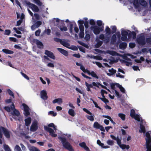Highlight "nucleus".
<instances>
[{"mask_svg":"<svg viewBox=\"0 0 151 151\" xmlns=\"http://www.w3.org/2000/svg\"><path fill=\"white\" fill-rule=\"evenodd\" d=\"M58 139L61 141L63 147L69 151H74V150L70 143L66 141L65 137H58Z\"/></svg>","mask_w":151,"mask_h":151,"instance_id":"nucleus-1","label":"nucleus"},{"mask_svg":"<svg viewBox=\"0 0 151 151\" xmlns=\"http://www.w3.org/2000/svg\"><path fill=\"white\" fill-rule=\"evenodd\" d=\"M145 138L146 151H151V138L150 133L147 132L146 133Z\"/></svg>","mask_w":151,"mask_h":151,"instance_id":"nucleus-2","label":"nucleus"},{"mask_svg":"<svg viewBox=\"0 0 151 151\" xmlns=\"http://www.w3.org/2000/svg\"><path fill=\"white\" fill-rule=\"evenodd\" d=\"M5 136L7 138H10V132L6 128L0 126V138H2L3 137L2 132Z\"/></svg>","mask_w":151,"mask_h":151,"instance_id":"nucleus-3","label":"nucleus"},{"mask_svg":"<svg viewBox=\"0 0 151 151\" xmlns=\"http://www.w3.org/2000/svg\"><path fill=\"white\" fill-rule=\"evenodd\" d=\"M91 29L93 30V33L96 35L99 34L100 32H102L104 30V27L102 26L101 27H99L96 26H95L93 27H91Z\"/></svg>","mask_w":151,"mask_h":151,"instance_id":"nucleus-4","label":"nucleus"},{"mask_svg":"<svg viewBox=\"0 0 151 151\" xmlns=\"http://www.w3.org/2000/svg\"><path fill=\"white\" fill-rule=\"evenodd\" d=\"M44 128L45 131L49 132L50 135L52 137H57V134L55 133L54 131L52 128L46 126H45Z\"/></svg>","mask_w":151,"mask_h":151,"instance_id":"nucleus-5","label":"nucleus"},{"mask_svg":"<svg viewBox=\"0 0 151 151\" xmlns=\"http://www.w3.org/2000/svg\"><path fill=\"white\" fill-rule=\"evenodd\" d=\"M137 43L140 45H144L146 44L145 37L144 36H141L137 39Z\"/></svg>","mask_w":151,"mask_h":151,"instance_id":"nucleus-6","label":"nucleus"},{"mask_svg":"<svg viewBox=\"0 0 151 151\" xmlns=\"http://www.w3.org/2000/svg\"><path fill=\"white\" fill-rule=\"evenodd\" d=\"M38 128V122L37 121H33L30 127V130L32 132H35Z\"/></svg>","mask_w":151,"mask_h":151,"instance_id":"nucleus-7","label":"nucleus"},{"mask_svg":"<svg viewBox=\"0 0 151 151\" xmlns=\"http://www.w3.org/2000/svg\"><path fill=\"white\" fill-rule=\"evenodd\" d=\"M22 105L24 108V115L27 117L28 116L30 115L29 108L27 104L24 103H23Z\"/></svg>","mask_w":151,"mask_h":151,"instance_id":"nucleus-8","label":"nucleus"},{"mask_svg":"<svg viewBox=\"0 0 151 151\" xmlns=\"http://www.w3.org/2000/svg\"><path fill=\"white\" fill-rule=\"evenodd\" d=\"M93 127L94 128L96 129H99L102 131H105V130L104 127L102 125L99 124L97 122H94Z\"/></svg>","mask_w":151,"mask_h":151,"instance_id":"nucleus-9","label":"nucleus"},{"mask_svg":"<svg viewBox=\"0 0 151 151\" xmlns=\"http://www.w3.org/2000/svg\"><path fill=\"white\" fill-rule=\"evenodd\" d=\"M27 4L34 12H38L39 11L38 7L35 4L29 2Z\"/></svg>","mask_w":151,"mask_h":151,"instance_id":"nucleus-10","label":"nucleus"},{"mask_svg":"<svg viewBox=\"0 0 151 151\" xmlns=\"http://www.w3.org/2000/svg\"><path fill=\"white\" fill-rule=\"evenodd\" d=\"M128 31V34L127 35L128 39H131L132 37L133 39H135L136 37V34L134 31L131 32L129 30H127Z\"/></svg>","mask_w":151,"mask_h":151,"instance_id":"nucleus-11","label":"nucleus"},{"mask_svg":"<svg viewBox=\"0 0 151 151\" xmlns=\"http://www.w3.org/2000/svg\"><path fill=\"white\" fill-rule=\"evenodd\" d=\"M45 54L48 57L53 59H55V57L54 54L51 52L46 50L45 51Z\"/></svg>","mask_w":151,"mask_h":151,"instance_id":"nucleus-12","label":"nucleus"},{"mask_svg":"<svg viewBox=\"0 0 151 151\" xmlns=\"http://www.w3.org/2000/svg\"><path fill=\"white\" fill-rule=\"evenodd\" d=\"M40 96L41 98L44 100H46L48 98L46 91L45 90H43L41 91Z\"/></svg>","mask_w":151,"mask_h":151,"instance_id":"nucleus-13","label":"nucleus"},{"mask_svg":"<svg viewBox=\"0 0 151 151\" xmlns=\"http://www.w3.org/2000/svg\"><path fill=\"white\" fill-rule=\"evenodd\" d=\"M140 128L139 132L140 133H145L146 132L145 128V126L143 124V119L141 118V122L140 124Z\"/></svg>","mask_w":151,"mask_h":151,"instance_id":"nucleus-14","label":"nucleus"},{"mask_svg":"<svg viewBox=\"0 0 151 151\" xmlns=\"http://www.w3.org/2000/svg\"><path fill=\"white\" fill-rule=\"evenodd\" d=\"M57 50L60 52L65 56H67L68 55V52L66 50L60 48H58Z\"/></svg>","mask_w":151,"mask_h":151,"instance_id":"nucleus-15","label":"nucleus"},{"mask_svg":"<svg viewBox=\"0 0 151 151\" xmlns=\"http://www.w3.org/2000/svg\"><path fill=\"white\" fill-rule=\"evenodd\" d=\"M97 143L99 146H101V147L103 148L107 149L110 148V147L109 146H104V144L102 143L101 142V141L99 139L97 140Z\"/></svg>","mask_w":151,"mask_h":151,"instance_id":"nucleus-16","label":"nucleus"},{"mask_svg":"<svg viewBox=\"0 0 151 151\" xmlns=\"http://www.w3.org/2000/svg\"><path fill=\"white\" fill-rule=\"evenodd\" d=\"M24 121L25 122V126L28 127L31 123L32 119L30 117H27L24 120Z\"/></svg>","mask_w":151,"mask_h":151,"instance_id":"nucleus-17","label":"nucleus"},{"mask_svg":"<svg viewBox=\"0 0 151 151\" xmlns=\"http://www.w3.org/2000/svg\"><path fill=\"white\" fill-rule=\"evenodd\" d=\"M127 44L125 42H122L119 44V48L120 49L124 50L127 47Z\"/></svg>","mask_w":151,"mask_h":151,"instance_id":"nucleus-18","label":"nucleus"},{"mask_svg":"<svg viewBox=\"0 0 151 151\" xmlns=\"http://www.w3.org/2000/svg\"><path fill=\"white\" fill-rule=\"evenodd\" d=\"M11 114L13 116H19L20 114L19 112L16 109L13 110V111L11 112Z\"/></svg>","mask_w":151,"mask_h":151,"instance_id":"nucleus-19","label":"nucleus"},{"mask_svg":"<svg viewBox=\"0 0 151 151\" xmlns=\"http://www.w3.org/2000/svg\"><path fill=\"white\" fill-rule=\"evenodd\" d=\"M35 42L37 45V47L40 48H43V45L42 43L38 40L36 39L35 40Z\"/></svg>","mask_w":151,"mask_h":151,"instance_id":"nucleus-20","label":"nucleus"},{"mask_svg":"<svg viewBox=\"0 0 151 151\" xmlns=\"http://www.w3.org/2000/svg\"><path fill=\"white\" fill-rule=\"evenodd\" d=\"M63 102L62 99L61 98H58L52 101V103L55 104L58 103L59 104H61Z\"/></svg>","mask_w":151,"mask_h":151,"instance_id":"nucleus-21","label":"nucleus"},{"mask_svg":"<svg viewBox=\"0 0 151 151\" xmlns=\"http://www.w3.org/2000/svg\"><path fill=\"white\" fill-rule=\"evenodd\" d=\"M109 71L110 73H107V74L109 76H111L112 75L114 74L116 72V70L114 69L113 68L111 69H109Z\"/></svg>","mask_w":151,"mask_h":151,"instance_id":"nucleus-22","label":"nucleus"},{"mask_svg":"<svg viewBox=\"0 0 151 151\" xmlns=\"http://www.w3.org/2000/svg\"><path fill=\"white\" fill-rule=\"evenodd\" d=\"M2 51L6 54H12L14 52L12 50L6 49H3L2 50Z\"/></svg>","mask_w":151,"mask_h":151,"instance_id":"nucleus-23","label":"nucleus"},{"mask_svg":"<svg viewBox=\"0 0 151 151\" xmlns=\"http://www.w3.org/2000/svg\"><path fill=\"white\" fill-rule=\"evenodd\" d=\"M61 44L64 47H66L67 48H70V44L67 42H65L64 41V40H62V41L61 43Z\"/></svg>","mask_w":151,"mask_h":151,"instance_id":"nucleus-24","label":"nucleus"},{"mask_svg":"<svg viewBox=\"0 0 151 151\" xmlns=\"http://www.w3.org/2000/svg\"><path fill=\"white\" fill-rule=\"evenodd\" d=\"M103 41L98 40L97 41V43L95 45V47L96 48H98L102 45L103 44Z\"/></svg>","mask_w":151,"mask_h":151,"instance_id":"nucleus-25","label":"nucleus"},{"mask_svg":"<svg viewBox=\"0 0 151 151\" xmlns=\"http://www.w3.org/2000/svg\"><path fill=\"white\" fill-rule=\"evenodd\" d=\"M116 37L115 34L112 35L111 40V43L112 44H114L116 42Z\"/></svg>","mask_w":151,"mask_h":151,"instance_id":"nucleus-26","label":"nucleus"},{"mask_svg":"<svg viewBox=\"0 0 151 151\" xmlns=\"http://www.w3.org/2000/svg\"><path fill=\"white\" fill-rule=\"evenodd\" d=\"M106 34L107 35H109L111 33L110 29L108 26H106L105 29Z\"/></svg>","mask_w":151,"mask_h":151,"instance_id":"nucleus-27","label":"nucleus"},{"mask_svg":"<svg viewBox=\"0 0 151 151\" xmlns=\"http://www.w3.org/2000/svg\"><path fill=\"white\" fill-rule=\"evenodd\" d=\"M85 85L87 87V90L88 91H91L90 88L93 87L92 85L91 84H89L87 82H85Z\"/></svg>","mask_w":151,"mask_h":151,"instance_id":"nucleus-28","label":"nucleus"},{"mask_svg":"<svg viewBox=\"0 0 151 151\" xmlns=\"http://www.w3.org/2000/svg\"><path fill=\"white\" fill-rule=\"evenodd\" d=\"M119 146L122 150H124L125 148L128 150L129 148V146L128 145H126L124 144H121Z\"/></svg>","mask_w":151,"mask_h":151,"instance_id":"nucleus-29","label":"nucleus"},{"mask_svg":"<svg viewBox=\"0 0 151 151\" xmlns=\"http://www.w3.org/2000/svg\"><path fill=\"white\" fill-rule=\"evenodd\" d=\"M140 4L143 6H146L147 5V2L145 0H139Z\"/></svg>","mask_w":151,"mask_h":151,"instance_id":"nucleus-30","label":"nucleus"},{"mask_svg":"<svg viewBox=\"0 0 151 151\" xmlns=\"http://www.w3.org/2000/svg\"><path fill=\"white\" fill-rule=\"evenodd\" d=\"M29 150L30 151H40L38 148L34 146L29 147Z\"/></svg>","mask_w":151,"mask_h":151,"instance_id":"nucleus-31","label":"nucleus"},{"mask_svg":"<svg viewBox=\"0 0 151 151\" xmlns=\"http://www.w3.org/2000/svg\"><path fill=\"white\" fill-rule=\"evenodd\" d=\"M68 114L72 116H75L74 111L72 109H70L68 111Z\"/></svg>","mask_w":151,"mask_h":151,"instance_id":"nucleus-32","label":"nucleus"},{"mask_svg":"<svg viewBox=\"0 0 151 151\" xmlns=\"http://www.w3.org/2000/svg\"><path fill=\"white\" fill-rule=\"evenodd\" d=\"M117 87L120 89V91L122 93H125V90L124 88L119 83L116 84Z\"/></svg>","mask_w":151,"mask_h":151,"instance_id":"nucleus-33","label":"nucleus"},{"mask_svg":"<svg viewBox=\"0 0 151 151\" xmlns=\"http://www.w3.org/2000/svg\"><path fill=\"white\" fill-rule=\"evenodd\" d=\"M88 56L91 58H93L94 59H97L100 60H101L102 59L101 57L99 56H94V55H91V56H90L88 55Z\"/></svg>","mask_w":151,"mask_h":151,"instance_id":"nucleus-34","label":"nucleus"},{"mask_svg":"<svg viewBox=\"0 0 151 151\" xmlns=\"http://www.w3.org/2000/svg\"><path fill=\"white\" fill-rule=\"evenodd\" d=\"M133 118L138 122H141V118H142L140 117L139 115L136 114Z\"/></svg>","mask_w":151,"mask_h":151,"instance_id":"nucleus-35","label":"nucleus"},{"mask_svg":"<svg viewBox=\"0 0 151 151\" xmlns=\"http://www.w3.org/2000/svg\"><path fill=\"white\" fill-rule=\"evenodd\" d=\"M118 116L120 117L121 119L123 121H124L125 119L126 116L125 114L123 113H119L118 114Z\"/></svg>","mask_w":151,"mask_h":151,"instance_id":"nucleus-36","label":"nucleus"},{"mask_svg":"<svg viewBox=\"0 0 151 151\" xmlns=\"http://www.w3.org/2000/svg\"><path fill=\"white\" fill-rule=\"evenodd\" d=\"M139 2L138 0H134L133 4L137 8L139 6Z\"/></svg>","mask_w":151,"mask_h":151,"instance_id":"nucleus-37","label":"nucleus"},{"mask_svg":"<svg viewBox=\"0 0 151 151\" xmlns=\"http://www.w3.org/2000/svg\"><path fill=\"white\" fill-rule=\"evenodd\" d=\"M86 117L87 119L91 121H93L94 120V118L93 116L87 115L86 116Z\"/></svg>","mask_w":151,"mask_h":151,"instance_id":"nucleus-38","label":"nucleus"},{"mask_svg":"<svg viewBox=\"0 0 151 151\" xmlns=\"http://www.w3.org/2000/svg\"><path fill=\"white\" fill-rule=\"evenodd\" d=\"M136 115L135 114V112L134 110L132 109L130 111V116L132 118Z\"/></svg>","mask_w":151,"mask_h":151,"instance_id":"nucleus-39","label":"nucleus"},{"mask_svg":"<svg viewBox=\"0 0 151 151\" xmlns=\"http://www.w3.org/2000/svg\"><path fill=\"white\" fill-rule=\"evenodd\" d=\"M108 53L110 55L112 56L116 55H117V53L114 51L109 50L108 51Z\"/></svg>","mask_w":151,"mask_h":151,"instance_id":"nucleus-40","label":"nucleus"},{"mask_svg":"<svg viewBox=\"0 0 151 151\" xmlns=\"http://www.w3.org/2000/svg\"><path fill=\"white\" fill-rule=\"evenodd\" d=\"M7 92L8 93L9 95L11 96L13 98L14 97V93L12 91L9 89H8L7 90Z\"/></svg>","mask_w":151,"mask_h":151,"instance_id":"nucleus-41","label":"nucleus"},{"mask_svg":"<svg viewBox=\"0 0 151 151\" xmlns=\"http://www.w3.org/2000/svg\"><path fill=\"white\" fill-rule=\"evenodd\" d=\"M106 143L108 145L112 146L114 145V141L112 140H108L107 141Z\"/></svg>","mask_w":151,"mask_h":151,"instance_id":"nucleus-42","label":"nucleus"},{"mask_svg":"<svg viewBox=\"0 0 151 151\" xmlns=\"http://www.w3.org/2000/svg\"><path fill=\"white\" fill-rule=\"evenodd\" d=\"M4 148L5 151H11L9 146L6 144L4 145Z\"/></svg>","mask_w":151,"mask_h":151,"instance_id":"nucleus-43","label":"nucleus"},{"mask_svg":"<svg viewBox=\"0 0 151 151\" xmlns=\"http://www.w3.org/2000/svg\"><path fill=\"white\" fill-rule=\"evenodd\" d=\"M92 63L93 64H96V65L100 68L103 67V66L102 65V64L99 62L93 61L92 62Z\"/></svg>","mask_w":151,"mask_h":151,"instance_id":"nucleus-44","label":"nucleus"},{"mask_svg":"<svg viewBox=\"0 0 151 151\" xmlns=\"http://www.w3.org/2000/svg\"><path fill=\"white\" fill-rule=\"evenodd\" d=\"M110 40V37H106L105 38H104V39L103 40V41L104 43L107 44L109 42Z\"/></svg>","mask_w":151,"mask_h":151,"instance_id":"nucleus-45","label":"nucleus"},{"mask_svg":"<svg viewBox=\"0 0 151 151\" xmlns=\"http://www.w3.org/2000/svg\"><path fill=\"white\" fill-rule=\"evenodd\" d=\"M117 30V28L115 26H112V30L111 31V34H113L116 32Z\"/></svg>","mask_w":151,"mask_h":151,"instance_id":"nucleus-46","label":"nucleus"},{"mask_svg":"<svg viewBox=\"0 0 151 151\" xmlns=\"http://www.w3.org/2000/svg\"><path fill=\"white\" fill-rule=\"evenodd\" d=\"M42 22L41 21H39L36 22L34 24L35 25L36 27H38L42 24Z\"/></svg>","mask_w":151,"mask_h":151,"instance_id":"nucleus-47","label":"nucleus"},{"mask_svg":"<svg viewBox=\"0 0 151 151\" xmlns=\"http://www.w3.org/2000/svg\"><path fill=\"white\" fill-rule=\"evenodd\" d=\"M48 127H53L54 130H56V126H55V125L54 124L52 123H50V124H49L48 125Z\"/></svg>","mask_w":151,"mask_h":151,"instance_id":"nucleus-48","label":"nucleus"},{"mask_svg":"<svg viewBox=\"0 0 151 151\" xmlns=\"http://www.w3.org/2000/svg\"><path fill=\"white\" fill-rule=\"evenodd\" d=\"M91 75L93 77L96 78V79L99 78V77L96 75V73L93 71L91 72Z\"/></svg>","mask_w":151,"mask_h":151,"instance_id":"nucleus-49","label":"nucleus"},{"mask_svg":"<svg viewBox=\"0 0 151 151\" xmlns=\"http://www.w3.org/2000/svg\"><path fill=\"white\" fill-rule=\"evenodd\" d=\"M15 151H22L20 147L17 145H16L14 148Z\"/></svg>","mask_w":151,"mask_h":151,"instance_id":"nucleus-50","label":"nucleus"},{"mask_svg":"<svg viewBox=\"0 0 151 151\" xmlns=\"http://www.w3.org/2000/svg\"><path fill=\"white\" fill-rule=\"evenodd\" d=\"M54 40L55 41L57 42H59L60 44L62 41V40L57 37H55L54 38Z\"/></svg>","mask_w":151,"mask_h":151,"instance_id":"nucleus-51","label":"nucleus"},{"mask_svg":"<svg viewBox=\"0 0 151 151\" xmlns=\"http://www.w3.org/2000/svg\"><path fill=\"white\" fill-rule=\"evenodd\" d=\"M59 28L61 31H66L68 30L67 28L65 26H63L62 27L60 26Z\"/></svg>","mask_w":151,"mask_h":151,"instance_id":"nucleus-52","label":"nucleus"},{"mask_svg":"<svg viewBox=\"0 0 151 151\" xmlns=\"http://www.w3.org/2000/svg\"><path fill=\"white\" fill-rule=\"evenodd\" d=\"M11 33V31L9 29H6L4 33V34L7 35H9Z\"/></svg>","mask_w":151,"mask_h":151,"instance_id":"nucleus-53","label":"nucleus"},{"mask_svg":"<svg viewBox=\"0 0 151 151\" xmlns=\"http://www.w3.org/2000/svg\"><path fill=\"white\" fill-rule=\"evenodd\" d=\"M122 37H121V39L122 40L124 41H126L127 40V36L126 35H122Z\"/></svg>","mask_w":151,"mask_h":151,"instance_id":"nucleus-54","label":"nucleus"},{"mask_svg":"<svg viewBox=\"0 0 151 151\" xmlns=\"http://www.w3.org/2000/svg\"><path fill=\"white\" fill-rule=\"evenodd\" d=\"M149 48L148 47L143 48L142 49V51L143 53H147L149 51L148 50Z\"/></svg>","mask_w":151,"mask_h":151,"instance_id":"nucleus-55","label":"nucleus"},{"mask_svg":"<svg viewBox=\"0 0 151 151\" xmlns=\"http://www.w3.org/2000/svg\"><path fill=\"white\" fill-rule=\"evenodd\" d=\"M90 38V36L89 34H86V35L84 39L86 41H88Z\"/></svg>","mask_w":151,"mask_h":151,"instance_id":"nucleus-56","label":"nucleus"},{"mask_svg":"<svg viewBox=\"0 0 151 151\" xmlns=\"http://www.w3.org/2000/svg\"><path fill=\"white\" fill-rule=\"evenodd\" d=\"M128 34V31L127 30H123L121 32V35H124L127 36Z\"/></svg>","mask_w":151,"mask_h":151,"instance_id":"nucleus-57","label":"nucleus"},{"mask_svg":"<svg viewBox=\"0 0 151 151\" xmlns=\"http://www.w3.org/2000/svg\"><path fill=\"white\" fill-rule=\"evenodd\" d=\"M35 3L39 6H41L42 5V3L40 2V0H34Z\"/></svg>","mask_w":151,"mask_h":151,"instance_id":"nucleus-58","label":"nucleus"},{"mask_svg":"<svg viewBox=\"0 0 151 151\" xmlns=\"http://www.w3.org/2000/svg\"><path fill=\"white\" fill-rule=\"evenodd\" d=\"M78 47L80 51L84 53L85 52V49L84 48L81 46H79Z\"/></svg>","mask_w":151,"mask_h":151,"instance_id":"nucleus-59","label":"nucleus"},{"mask_svg":"<svg viewBox=\"0 0 151 151\" xmlns=\"http://www.w3.org/2000/svg\"><path fill=\"white\" fill-rule=\"evenodd\" d=\"M97 24L99 27H100L102 24V22L101 20H98L97 21Z\"/></svg>","mask_w":151,"mask_h":151,"instance_id":"nucleus-60","label":"nucleus"},{"mask_svg":"<svg viewBox=\"0 0 151 151\" xmlns=\"http://www.w3.org/2000/svg\"><path fill=\"white\" fill-rule=\"evenodd\" d=\"M4 109L8 112H9L11 111V108L8 106H5L4 107Z\"/></svg>","mask_w":151,"mask_h":151,"instance_id":"nucleus-61","label":"nucleus"},{"mask_svg":"<svg viewBox=\"0 0 151 151\" xmlns=\"http://www.w3.org/2000/svg\"><path fill=\"white\" fill-rule=\"evenodd\" d=\"M116 141L117 144L119 146L121 144V139H120L117 137V139L116 140Z\"/></svg>","mask_w":151,"mask_h":151,"instance_id":"nucleus-62","label":"nucleus"},{"mask_svg":"<svg viewBox=\"0 0 151 151\" xmlns=\"http://www.w3.org/2000/svg\"><path fill=\"white\" fill-rule=\"evenodd\" d=\"M146 41L147 43L151 44V37L147 38Z\"/></svg>","mask_w":151,"mask_h":151,"instance_id":"nucleus-63","label":"nucleus"},{"mask_svg":"<svg viewBox=\"0 0 151 151\" xmlns=\"http://www.w3.org/2000/svg\"><path fill=\"white\" fill-rule=\"evenodd\" d=\"M45 32L48 35H50L51 33V30L50 29H46L45 30Z\"/></svg>","mask_w":151,"mask_h":151,"instance_id":"nucleus-64","label":"nucleus"}]
</instances>
